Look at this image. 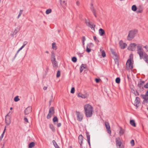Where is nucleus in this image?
<instances>
[{
    "mask_svg": "<svg viewBox=\"0 0 148 148\" xmlns=\"http://www.w3.org/2000/svg\"><path fill=\"white\" fill-rule=\"evenodd\" d=\"M53 114H51V113H49V114H48L47 116V118L48 119H50L51 117V115H53Z\"/></svg>",
    "mask_w": 148,
    "mask_h": 148,
    "instance_id": "43",
    "label": "nucleus"
},
{
    "mask_svg": "<svg viewBox=\"0 0 148 148\" xmlns=\"http://www.w3.org/2000/svg\"><path fill=\"white\" fill-rule=\"evenodd\" d=\"M130 144L132 146H133L135 145L134 141V140H132L130 141Z\"/></svg>",
    "mask_w": 148,
    "mask_h": 148,
    "instance_id": "45",
    "label": "nucleus"
},
{
    "mask_svg": "<svg viewBox=\"0 0 148 148\" xmlns=\"http://www.w3.org/2000/svg\"><path fill=\"white\" fill-rule=\"evenodd\" d=\"M145 95L147 96H148V90L146 92L145 94Z\"/></svg>",
    "mask_w": 148,
    "mask_h": 148,
    "instance_id": "63",
    "label": "nucleus"
},
{
    "mask_svg": "<svg viewBox=\"0 0 148 148\" xmlns=\"http://www.w3.org/2000/svg\"><path fill=\"white\" fill-rule=\"evenodd\" d=\"M118 58H116L115 57V58L114 59V60L115 61V62L116 63V62H117V65H119V62H118Z\"/></svg>",
    "mask_w": 148,
    "mask_h": 148,
    "instance_id": "52",
    "label": "nucleus"
},
{
    "mask_svg": "<svg viewBox=\"0 0 148 148\" xmlns=\"http://www.w3.org/2000/svg\"><path fill=\"white\" fill-rule=\"evenodd\" d=\"M52 49L54 50H56L57 49L56 44L55 42H54L52 44Z\"/></svg>",
    "mask_w": 148,
    "mask_h": 148,
    "instance_id": "24",
    "label": "nucleus"
},
{
    "mask_svg": "<svg viewBox=\"0 0 148 148\" xmlns=\"http://www.w3.org/2000/svg\"><path fill=\"white\" fill-rule=\"evenodd\" d=\"M24 121L25 122H26L27 123H28V120L27 119V118H26L25 117H24Z\"/></svg>",
    "mask_w": 148,
    "mask_h": 148,
    "instance_id": "53",
    "label": "nucleus"
},
{
    "mask_svg": "<svg viewBox=\"0 0 148 148\" xmlns=\"http://www.w3.org/2000/svg\"><path fill=\"white\" fill-rule=\"evenodd\" d=\"M20 100L18 98V96H16L14 98V101L15 102H17L19 101Z\"/></svg>",
    "mask_w": 148,
    "mask_h": 148,
    "instance_id": "42",
    "label": "nucleus"
},
{
    "mask_svg": "<svg viewBox=\"0 0 148 148\" xmlns=\"http://www.w3.org/2000/svg\"><path fill=\"white\" fill-rule=\"evenodd\" d=\"M78 96L79 97H81L82 98H85V96L84 95L82 94L81 93H79L78 95Z\"/></svg>",
    "mask_w": 148,
    "mask_h": 148,
    "instance_id": "36",
    "label": "nucleus"
},
{
    "mask_svg": "<svg viewBox=\"0 0 148 148\" xmlns=\"http://www.w3.org/2000/svg\"><path fill=\"white\" fill-rule=\"evenodd\" d=\"M75 91V88L74 87H72L71 90V93L73 94L74 93Z\"/></svg>",
    "mask_w": 148,
    "mask_h": 148,
    "instance_id": "46",
    "label": "nucleus"
},
{
    "mask_svg": "<svg viewBox=\"0 0 148 148\" xmlns=\"http://www.w3.org/2000/svg\"><path fill=\"white\" fill-rule=\"evenodd\" d=\"M93 39L96 42H99V40L97 39V37L96 36H93Z\"/></svg>",
    "mask_w": 148,
    "mask_h": 148,
    "instance_id": "50",
    "label": "nucleus"
},
{
    "mask_svg": "<svg viewBox=\"0 0 148 148\" xmlns=\"http://www.w3.org/2000/svg\"><path fill=\"white\" fill-rule=\"evenodd\" d=\"M5 130H6V126L5 127V129L4 130L3 133L1 134V136L0 137V142L2 140V138L3 137V136L4 133L5 132Z\"/></svg>",
    "mask_w": 148,
    "mask_h": 148,
    "instance_id": "27",
    "label": "nucleus"
},
{
    "mask_svg": "<svg viewBox=\"0 0 148 148\" xmlns=\"http://www.w3.org/2000/svg\"><path fill=\"white\" fill-rule=\"evenodd\" d=\"M19 31V29H15L13 32V34H15Z\"/></svg>",
    "mask_w": 148,
    "mask_h": 148,
    "instance_id": "49",
    "label": "nucleus"
},
{
    "mask_svg": "<svg viewBox=\"0 0 148 148\" xmlns=\"http://www.w3.org/2000/svg\"><path fill=\"white\" fill-rule=\"evenodd\" d=\"M99 32L101 36H103L105 34V31L101 28H100L99 29Z\"/></svg>",
    "mask_w": 148,
    "mask_h": 148,
    "instance_id": "15",
    "label": "nucleus"
},
{
    "mask_svg": "<svg viewBox=\"0 0 148 148\" xmlns=\"http://www.w3.org/2000/svg\"><path fill=\"white\" fill-rule=\"evenodd\" d=\"M79 3H80L79 1H77L76 2V4L77 5H79Z\"/></svg>",
    "mask_w": 148,
    "mask_h": 148,
    "instance_id": "61",
    "label": "nucleus"
},
{
    "mask_svg": "<svg viewBox=\"0 0 148 148\" xmlns=\"http://www.w3.org/2000/svg\"><path fill=\"white\" fill-rule=\"evenodd\" d=\"M49 113L53 115L54 114L55 111L53 107H52L50 108L49 111Z\"/></svg>",
    "mask_w": 148,
    "mask_h": 148,
    "instance_id": "19",
    "label": "nucleus"
},
{
    "mask_svg": "<svg viewBox=\"0 0 148 148\" xmlns=\"http://www.w3.org/2000/svg\"><path fill=\"white\" fill-rule=\"evenodd\" d=\"M116 82L117 84H119L120 82V79L119 77H117L115 79Z\"/></svg>",
    "mask_w": 148,
    "mask_h": 148,
    "instance_id": "31",
    "label": "nucleus"
},
{
    "mask_svg": "<svg viewBox=\"0 0 148 148\" xmlns=\"http://www.w3.org/2000/svg\"><path fill=\"white\" fill-rule=\"evenodd\" d=\"M91 10L92 11L93 13H95V12H96V10H95V8H94L93 9Z\"/></svg>",
    "mask_w": 148,
    "mask_h": 148,
    "instance_id": "57",
    "label": "nucleus"
},
{
    "mask_svg": "<svg viewBox=\"0 0 148 148\" xmlns=\"http://www.w3.org/2000/svg\"><path fill=\"white\" fill-rule=\"evenodd\" d=\"M53 66L55 68H57L58 66V64L56 60H53L51 61Z\"/></svg>",
    "mask_w": 148,
    "mask_h": 148,
    "instance_id": "18",
    "label": "nucleus"
},
{
    "mask_svg": "<svg viewBox=\"0 0 148 148\" xmlns=\"http://www.w3.org/2000/svg\"><path fill=\"white\" fill-rule=\"evenodd\" d=\"M134 102V106L138 108L140 104V98L138 97H136Z\"/></svg>",
    "mask_w": 148,
    "mask_h": 148,
    "instance_id": "9",
    "label": "nucleus"
},
{
    "mask_svg": "<svg viewBox=\"0 0 148 148\" xmlns=\"http://www.w3.org/2000/svg\"><path fill=\"white\" fill-rule=\"evenodd\" d=\"M126 67L127 68L132 69L133 68V64L132 62L131 58L129 59L127 61L126 63Z\"/></svg>",
    "mask_w": 148,
    "mask_h": 148,
    "instance_id": "5",
    "label": "nucleus"
},
{
    "mask_svg": "<svg viewBox=\"0 0 148 148\" xmlns=\"http://www.w3.org/2000/svg\"><path fill=\"white\" fill-rule=\"evenodd\" d=\"M85 23H86V25L87 26L88 25V23H89L90 22L87 21V20L86 19L85 20Z\"/></svg>",
    "mask_w": 148,
    "mask_h": 148,
    "instance_id": "58",
    "label": "nucleus"
},
{
    "mask_svg": "<svg viewBox=\"0 0 148 148\" xmlns=\"http://www.w3.org/2000/svg\"><path fill=\"white\" fill-rule=\"evenodd\" d=\"M137 33V30H132L129 31L127 39L128 40H131L134 37Z\"/></svg>",
    "mask_w": 148,
    "mask_h": 148,
    "instance_id": "3",
    "label": "nucleus"
},
{
    "mask_svg": "<svg viewBox=\"0 0 148 148\" xmlns=\"http://www.w3.org/2000/svg\"><path fill=\"white\" fill-rule=\"evenodd\" d=\"M35 145V143L34 142L30 143L28 145V148H32L34 147Z\"/></svg>",
    "mask_w": 148,
    "mask_h": 148,
    "instance_id": "23",
    "label": "nucleus"
},
{
    "mask_svg": "<svg viewBox=\"0 0 148 148\" xmlns=\"http://www.w3.org/2000/svg\"><path fill=\"white\" fill-rule=\"evenodd\" d=\"M142 47L140 45L137 46V53L139 54L140 59H143L148 64V55L143 51Z\"/></svg>",
    "mask_w": 148,
    "mask_h": 148,
    "instance_id": "1",
    "label": "nucleus"
},
{
    "mask_svg": "<svg viewBox=\"0 0 148 148\" xmlns=\"http://www.w3.org/2000/svg\"><path fill=\"white\" fill-rule=\"evenodd\" d=\"M23 12V10H21L20 11L19 14L18 15V16L17 17V18H18L19 17L21 16V15L22 14Z\"/></svg>",
    "mask_w": 148,
    "mask_h": 148,
    "instance_id": "40",
    "label": "nucleus"
},
{
    "mask_svg": "<svg viewBox=\"0 0 148 148\" xmlns=\"http://www.w3.org/2000/svg\"><path fill=\"white\" fill-rule=\"evenodd\" d=\"M130 123L134 127H135L136 126V124L134 120H130Z\"/></svg>",
    "mask_w": 148,
    "mask_h": 148,
    "instance_id": "22",
    "label": "nucleus"
},
{
    "mask_svg": "<svg viewBox=\"0 0 148 148\" xmlns=\"http://www.w3.org/2000/svg\"><path fill=\"white\" fill-rule=\"evenodd\" d=\"M93 44L92 43H90L89 44H87L86 47H88V48H90L91 47H93Z\"/></svg>",
    "mask_w": 148,
    "mask_h": 148,
    "instance_id": "37",
    "label": "nucleus"
},
{
    "mask_svg": "<svg viewBox=\"0 0 148 148\" xmlns=\"http://www.w3.org/2000/svg\"><path fill=\"white\" fill-rule=\"evenodd\" d=\"M51 99L49 101V106H51V102H52V101L53 100V95H52L51 96Z\"/></svg>",
    "mask_w": 148,
    "mask_h": 148,
    "instance_id": "47",
    "label": "nucleus"
},
{
    "mask_svg": "<svg viewBox=\"0 0 148 148\" xmlns=\"http://www.w3.org/2000/svg\"><path fill=\"white\" fill-rule=\"evenodd\" d=\"M134 91V93L135 96H139V93L136 90L135 91L133 90Z\"/></svg>",
    "mask_w": 148,
    "mask_h": 148,
    "instance_id": "41",
    "label": "nucleus"
},
{
    "mask_svg": "<svg viewBox=\"0 0 148 148\" xmlns=\"http://www.w3.org/2000/svg\"><path fill=\"white\" fill-rule=\"evenodd\" d=\"M86 137L87 138V141L90 140V135L89 134V133L88 132H86Z\"/></svg>",
    "mask_w": 148,
    "mask_h": 148,
    "instance_id": "29",
    "label": "nucleus"
},
{
    "mask_svg": "<svg viewBox=\"0 0 148 148\" xmlns=\"http://www.w3.org/2000/svg\"><path fill=\"white\" fill-rule=\"evenodd\" d=\"M32 111V108L31 107L29 106L27 107L25 110L24 114L25 115L29 114Z\"/></svg>",
    "mask_w": 148,
    "mask_h": 148,
    "instance_id": "13",
    "label": "nucleus"
},
{
    "mask_svg": "<svg viewBox=\"0 0 148 148\" xmlns=\"http://www.w3.org/2000/svg\"><path fill=\"white\" fill-rule=\"evenodd\" d=\"M51 61L56 60L55 54L53 51L51 52Z\"/></svg>",
    "mask_w": 148,
    "mask_h": 148,
    "instance_id": "17",
    "label": "nucleus"
},
{
    "mask_svg": "<svg viewBox=\"0 0 148 148\" xmlns=\"http://www.w3.org/2000/svg\"><path fill=\"white\" fill-rule=\"evenodd\" d=\"M84 109L86 116L88 117H91L93 110L92 106L88 104H86L84 106Z\"/></svg>",
    "mask_w": 148,
    "mask_h": 148,
    "instance_id": "2",
    "label": "nucleus"
},
{
    "mask_svg": "<svg viewBox=\"0 0 148 148\" xmlns=\"http://www.w3.org/2000/svg\"><path fill=\"white\" fill-rule=\"evenodd\" d=\"M86 40V38L85 36H83L82 39V42H85Z\"/></svg>",
    "mask_w": 148,
    "mask_h": 148,
    "instance_id": "55",
    "label": "nucleus"
},
{
    "mask_svg": "<svg viewBox=\"0 0 148 148\" xmlns=\"http://www.w3.org/2000/svg\"><path fill=\"white\" fill-rule=\"evenodd\" d=\"M52 143L55 148L58 146V145H57L56 142L55 140H53L52 141Z\"/></svg>",
    "mask_w": 148,
    "mask_h": 148,
    "instance_id": "32",
    "label": "nucleus"
},
{
    "mask_svg": "<svg viewBox=\"0 0 148 148\" xmlns=\"http://www.w3.org/2000/svg\"><path fill=\"white\" fill-rule=\"evenodd\" d=\"M101 55L103 58H104L106 56V54L104 50H103L101 51Z\"/></svg>",
    "mask_w": 148,
    "mask_h": 148,
    "instance_id": "38",
    "label": "nucleus"
},
{
    "mask_svg": "<svg viewBox=\"0 0 148 148\" xmlns=\"http://www.w3.org/2000/svg\"><path fill=\"white\" fill-rule=\"evenodd\" d=\"M47 86H44L43 87V89L45 90L47 89Z\"/></svg>",
    "mask_w": 148,
    "mask_h": 148,
    "instance_id": "62",
    "label": "nucleus"
},
{
    "mask_svg": "<svg viewBox=\"0 0 148 148\" xmlns=\"http://www.w3.org/2000/svg\"><path fill=\"white\" fill-rule=\"evenodd\" d=\"M100 80V79L99 78H96L95 79V82L97 83H99Z\"/></svg>",
    "mask_w": 148,
    "mask_h": 148,
    "instance_id": "51",
    "label": "nucleus"
},
{
    "mask_svg": "<svg viewBox=\"0 0 148 148\" xmlns=\"http://www.w3.org/2000/svg\"><path fill=\"white\" fill-rule=\"evenodd\" d=\"M140 96L144 99L143 102V104H145V103H148V96H147L144 94H141Z\"/></svg>",
    "mask_w": 148,
    "mask_h": 148,
    "instance_id": "7",
    "label": "nucleus"
},
{
    "mask_svg": "<svg viewBox=\"0 0 148 148\" xmlns=\"http://www.w3.org/2000/svg\"><path fill=\"white\" fill-rule=\"evenodd\" d=\"M53 122H58V119L57 116H55L53 119Z\"/></svg>",
    "mask_w": 148,
    "mask_h": 148,
    "instance_id": "34",
    "label": "nucleus"
},
{
    "mask_svg": "<svg viewBox=\"0 0 148 148\" xmlns=\"http://www.w3.org/2000/svg\"><path fill=\"white\" fill-rule=\"evenodd\" d=\"M119 44L120 48L122 49H125L127 45L125 43H123L122 40L120 41Z\"/></svg>",
    "mask_w": 148,
    "mask_h": 148,
    "instance_id": "14",
    "label": "nucleus"
},
{
    "mask_svg": "<svg viewBox=\"0 0 148 148\" xmlns=\"http://www.w3.org/2000/svg\"><path fill=\"white\" fill-rule=\"evenodd\" d=\"M51 9H48L47 10H46V13L48 14H49L51 13Z\"/></svg>",
    "mask_w": 148,
    "mask_h": 148,
    "instance_id": "33",
    "label": "nucleus"
},
{
    "mask_svg": "<svg viewBox=\"0 0 148 148\" xmlns=\"http://www.w3.org/2000/svg\"><path fill=\"white\" fill-rule=\"evenodd\" d=\"M144 47L147 49V51H148V47H147V46H145Z\"/></svg>",
    "mask_w": 148,
    "mask_h": 148,
    "instance_id": "64",
    "label": "nucleus"
},
{
    "mask_svg": "<svg viewBox=\"0 0 148 148\" xmlns=\"http://www.w3.org/2000/svg\"><path fill=\"white\" fill-rule=\"evenodd\" d=\"M132 10L135 11L137 10V7L135 5H134L132 6Z\"/></svg>",
    "mask_w": 148,
    "mask_h": 148,
    "instance_id": "30",
    "label": "nucleus"
},
{
    "mask_svg": "<svg viewBox=\"0 0 148 148\" xmlns=\"http://www.w3.org/2000/svg\"><path fill=\"white\" fill-rule=\"evenodd\" d=\"M86 51L88 53H89L91 51V49L90 48H88V47H86Z\"/></svg>",
    "mask_w": 148,
    "mask_h": 148,
    "instance_id": "48",
    "label": "nucleus"
},
{
    "mask_svg": "<svg viewBox=\"0 0 148 148\" xmlns=\"http://www.w3.org/2000/svg\"><path fill=\"white\" fill-rule=\"evenodd\" d=\"M111 51L112 55L114 56L115 57L118 58V55L113 49H111Z\"/></svg>",
    "mask_w": 148,
    "mask_h": 148,
    "instance_id": "21",
    "label": "nucleus"
},
{
    "mask_svg": "<svg viewBox=\"0 0 148 148\" xmlns=\"http://www.w3.org/2000/svg\"><path fill=\"white\" fill-rule=\"evenodd\" d=\"M49 127L54 132L55 131V129L53 125L52 124H50L49 125Z\"/></svg>",
    "mask_w": 148,
    "mask_h": 148,
    "instance_id": "28",
    "label": "nucleus"
},
{
    "mask_svg": "<svg viewBox=\"0 0 148 148\" xmlns=\"http://www.w3.org/2000/svg\"><path fill=\"white\" fill-rule=\"evenodd\" d=\"M77 119L79 121H81L83 119V115L79 112H76Z\"/></svg>",
    "mask_w": 148,
    "mask_h": 148,
    "instance_id": "8",
    "label": "nucleus"
},
{
    "mask_svg": "<svg viewBox=\"0 0 148 148\" xmlns=\"http://www.w3.org/2000/svg\"><path fill=\"white\" fill-rule=\"evenodd\" d=\"M84 64H82L80 67V72L82 73L84 69H85V67H84Z\"/></svg>",
    "mask_w": 148,
    "mask_h": 148,
    "instance_id": "25",
    "label": "nucleus"
},
{
    "mask_svg": "<svg viewBox=\"0 0 148 148\" xmlns=\"http://www.w3.org/2000/svg\"><path fill=\"white\" fill-rule=\"evenodd\" d=\"M143 85L145 83V81H142V80L141 79H140V81Z\"/></svg>",
    "mask_w": 148,
    "mask_h": 148,
    "instance_id": "60",
    "label": "nucleus"
},
{
    "mask_svg": "<svg viewBox=\"0 0 148 148\" xmlns=\"http://www.w3.org/2000/svg\"><path fill=\"white\" fill-rule=\"evenodd\" d=\"M105 125L108 133L109 134H110L111 133V131L110 129V127L109 123L108 122H105Z\"/></svg>",
    "mask_w": 148,
    "mask_h": 148,
    "instance_id": "11",
    "label": "nucleus"
},
{
    "mask_svg": "<svg viewBox=\"0 0 148 148\" xmlns=\"http://www.w3.org/2000/svg\"><path fill=\"white\" fill-rule=\"evenodd\" d=\"M124 133V130L121 127L120 128L119 134L120 136L123 135Z\"/></svg>",
    "mask_w": 148,
    "mask_h": 148,
    "instance_id": "26",
    "label": "nucleus"
},
{
    "mask_svg": "<svg viewBox=\"0 0 148 148\" xmlns=\"http://www.w3.org/2000/svg\"><path fill=\"white\" fill-rule=\"evenodd\" d=\"M138 45V44L137 45L135 43H131L130 46H129V47L128 48V49L129 50L132 51H135L136 49V47L137 45H137Z\"/></svg>",
    "mask_w": 148,
    "mask_h": 148,
    "instance_id": "6",
    "label": "nucleus"
},
{
    "mask_svg": "<svg viewBox=\"0 0 148 148\" xmlns=\"http://www.w3.org/2000/svg\"><path fill=\"white\" fill-rule=\"evenodd\" d=\"M116 145L117 148H124V146L119 137L116 138Z\"/></svg>",
    "mask_w": 148,
    "mask_h": 148,
    "instance_id": "4",
    "label": "nucleus"
},
{
    "mask_svg": "<svg viewBox=\"0 0 148 148\" xmlns=\"http://www.w3.org/2000/svg\"><path fill=\"white\" fill-rule=\"evenodd\" d=\"M72 61L74 62H76L77 61V59L75 57H73L72 58Z\"/></svg>",
    "mask_w": 148,
    "mask_h": 148,
    "instance_id": "39",
    "label": "nucleus"
},
{
    "mask_svg": "<svg viewBox=\"0 0 148 148\" xmlns=\"http://www.w3.org/2000/svg\"><path fill=\"white\" fill-rule=\"evenodd\" d=\"M60 71H58L56 74V77H60Z\"/></svg>",
    "mask_w": 148,
    "mask_h": 148,
    "instance_id": "44",
    "label": "nucleus"
},
{
    "mask_svg": "<svg viewBox=\"0 0 148 148\" xmlns=\"http://www.w3.org/2000/svg\"><path fill=\"white\" fill-rule=\"evenodd\" d=\"M61 125V123H58L57 124V126L58 127H60Z\"/></svg>",
    "mask_w": 148,
    "mask_h": 148,
    "instance_id": "59",
    "label": "nucleus"
},
{
    "mask_svg": "<svg viewBox=\"0 0 148 148\" xmlns=\"http://www.w3.org/2000/svg\"><path fill=\"white\" fill-rule=\"evenodd\" d=\"M83 136L81 134L78 137V142L79 143H82L83 141Z\"/></svg>",
    "mask_w": 148,
    "mask_h": 148,
    "instance_id": "20",
    "label": "nucleus"
},
{
    "mask_svg": "<svg viewBox=\"0 0 148 148\" xmlns=\"http://www.w3.org/2000/svg\"><path fill=\"white\" fill-rule=\"evenodd\" d=\"M143 85V84L140 82H138L137 86L139 88H140Z\"/></svg>",
    "mask_w": 148,
    "mask_h": 148,
    "instance_id": "35",
    "label": "nucleus"
},
{
    "mask_svg": "<svg viewBox=\"0 0 148 148\" xmlns=\"http://www.w3.org/2000/svg\"><path fill=\"white\" fill-rule=\"evenodd\" d=\"M27 44V41H25L23 42V44L22 46H23L24 47L25 45H26Z\"/></svg>",
    "mask_w": 148,
    "mask_h": 148,
    "instance_id": "54",
    "label": "nucleus"
},
{
    "mask_svg": "<svg viewBox=\"0 0 148 148\" xmlns=\"http://www.w3.org/2000/svg\"><path fill=\"white\" fill-rule=\"evenodd\" d=\"M88 25L87 26L90 27L92 29L95 31V25H94V24L92 23H88Z\"/></svg>",
    "mask_w": 148,
    "mask_h": 148,
    "instance_id": "16",
    "label": "nucleus"
},
{
    "mask_svg": "<svg viewBox=\"0 0 148 148\" xmlns=\"http://www.w3.org/2000/svg\"><path fill=\"white\" fill-rule=\"evenodd\" d=\"M19 51V50H18L17 51V52L16 53V54L14 57V59H15V58L16 57L17 55L18 54V52H19V51Z\"/></svg>",
    "mask_w": 148,
    "mask_h": 148,
    "instance_id": "56",
    "label": "nucleus"
},
{
    "mask_svg": "<svg viewBox=\"0 0 148 148\" xmlns=\"http://www.w3.org/2000/svg\"><path fill=\"white\" fill-rule=\"evenodd\" d=\"M60 4L62 7L65 9L67 6V0H60Z\"/></svg>",
    "mask_w": 148,
    "mask_h": 148,
    "instance_id": "12",
    "label": "nucleus"
},
{
    "mask_svg": "<svg viewBox=\"0 0 148 148\" xmlns=\"http://www.w3.org/2000/svg\"><path fill=\"white\" fill-rule=\"evenodd\" d=\"M5 121L6 125H9L11 122V120L10 117L9 116L8 114H7L5 116Z\"/></svg>",
    "mask_w": 148,
    "mask_h": 148,
    "instance_id": "10",
    "label": "nucleus"
}]
</instances>
